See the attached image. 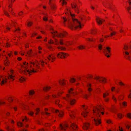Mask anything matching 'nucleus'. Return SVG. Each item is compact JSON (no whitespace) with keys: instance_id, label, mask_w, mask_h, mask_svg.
<instances>
[{"instance_id":"43","label":"nucleus","mask_w":131,"mask_h":131,"mask_svg":"<svg viewBox=\"0 0 131 131\" xmlns=\"http://www.w3.org/2000/svg\"><path fill=\"white\" fill-rule=\"evenodd\" d=\"M32 24L33 23L32 22L29 21L28 22L27 25L28 27H29L32 25Z\"/></svg>"},{"instance_id":"37","label":"nucleus","mask_w":131,"mask_h":131,"mask_svg":"<svg viewBox=\"0 0 131 131\" xmlns=\"http://www.w3.org/2000/svg\"><path fill=\"white\" fill-rule=\"evenodd\" d=\"M96 32L97 31L95 29H93L91 31V33L92 34H95L96 33Z\"/></svg>"},{"instance_id":"59","label":"nucleus","mask_w":131,"mask_h":131,"mask_svg":"<svg viewBox=\"0 0 131 131\" xmlns=\"http://www.w3.org/2000/svg\"><path fill=\"white\" fill-rule=\"evenodd\" d=\"M127 116L128 118H131V114L130 113H128L127 114Z\"/></svg>"},{"instance_id":"30","label":"nucleus","mask_w":131,"mask_h":131,"mask_svg":"<svg viewBox=\"0 0 131 131\" xmlns=\"http://www.w3.org/2000/svg\"><path fill=\"white\" fill-rule=\"evenodd\" d=\"M57 48L61 50L64 51L66 50V48L64 47L58 46L57 47Z\"/></svg>"},{"instance_id":"6","label":"nucleus","mask_w":131,"mask_h":131,"mask_svg":"<svg viewBox=\"0 0 131 131\" xmlns=\"http://www.w3.org/2000/svg\"><path fill=\"white\" fill-rule=\"evenodd\" d=\"M30 63L33 65L35 69H37L40 68V64L42 67H44L45 64H47V62L41 60L38 62L37 61H36L34 62H31Z\"/></svg>"},{"instance_id":"41","label":"nucleus","mask_w":131,"mask_h":131,"mask_svg":"<svg viewBox=\"0 0 131 131\" xmlns=\"http://www.w3.org/2000/svg\"><path fill=\"white\" fill-rule=\"evenodd\" d=\"M99 49L100 50H101L103 49V45L101 44H100L98 46Z\"/></svg>"},{"instance_id":"45","label":"nucleus","mask_w":131,"mask_h":131,"mask_svg":"<svg viewBox=\"0 0 131 131\" xmlns=\"http://www.w3.org/2000/svg\"><path fill=\"white\" fill-rule=\"evenodd\" d=\"M63 116V113L62 112H59V116L60 117H62Z\"/></svg>"},{"instance_id":"1","label":"nucleus","mask_w":131,"mask_h":131,"mask_svg":"<svg viewBox=\"0 0 131 131\" xmlns=\"http://www.w3.org/2000/svg\"><path fill=\"white\" fill-rule=\"evenodd\" d=\"M103 111L104 108L102 106L98 105L93 107V111L95 116L94 120L95 125L98 126L101 123V119L99 117L101 116V114H104Z\"/></svg>"},{"instance_id":"54","label":"nucleus","mask_w":131,"mask_h":131,"mask_svg":"<svg viewBox=\"0 0 131 131\" xmlns=\"http://www.w3.org/2000/svg\"><path fill=\"white\" fill-rule=\"evenodd\" d=\"M37 35V33L36 32H34V33H32V34L31 36V37H34L36 35Z\"/></svg>"},{"instance_id":"14","label":"nucleus","mask_w":131,"mask_h":131,"mask_svg":"<svg viewBox=\"0 0 131 131\" xmlns=\"http://www.w3.org/2000/svg\"><path fill=\"white\" fill-rule=\"evenodd\" d=\"M49 4L52 8H54L56 7L53 0H49Z\"/></svg>"},{"instance_id":"31","label":"nucleus","mask_w":131,"mask_h":131,"mask_svg":"<svg viewBox=\"0 0 131 131\" xmlns=\"http://www.w3.org/2000/svg\"><path fill=\"white\" fill-rule=\"evenodd\" d=\"M51 88V87L49 86L45 87L43 89V90L46 91H47L49 90Z\"/></svg>"},{"instance_id":"11","label":"nucleus","mask_w":131,"mask_h":131,"mask_svg":"<svg viewBox=\"0 0 131 131\" xmlns=\"http://www.w3.org/2000/svg\"><path fill=\"white\" fill-rule=\"evenodd\" d=\"M68 127V125L66 124L62 125L61 124H60L59 126V129L61 130L66 131Z\"/></svg>"},{"instance_id":"61","label":"nucleus","mask_w":131,"mask_h":131,"mask_svg":"<svg viewBox=\"0 0 131 131\" xmlns=\"http://www.w3.org/2000/svg\"><path fill=\"white\" fill-rule=\"evenodd\" d=\"M117 116H118V117L119 118L121 119L122 118V115L120 114H118Z\"/></svg>"},{"instance_id":"13","label":"nucleus","mask_w":131,"mask_h":131,"mask_svg":"<svg viewBox=\"0 0 131 131\" xmlns=\"http://www.w3.org/2000/svg\"><path fill=\"white\" fill-rule=\"evenodd\" d=\"M70 128L72 129L73 131H75L78 130V127L77 125L72 123L70 126Z\"/></svg>"},{"instance_id":"58","label":"nucleus","mask_w":131,"mask_h":131,"mask_svg":"<svg viewBox=\"0 0 131 131\" xmlns=\"http://www.w3.org/2000/svg\"><path fill=\"white\" fill-rule=\"evenodd\" d=\"M63 93L62 91H61L58 93V95L59 96H60L61 94H62Z\"/></svg>"},{"instance_id":"26","label":"nucleus","mask_w":131,"mask_h":131,"mask_svg":"<svg viewBox=\"0 0 131 131\" xmlns=\"http://www.w3.org/2000/svg\"><path fill=\"white\" fill-rule=\"evenodd\" d=\"M88 113L85 110L83 111L81 113L82 115L85 117L87 115V114Z\"/></svg>"},{"instance_id":"7","label":"nucleus","mask_w":131,"mask_h":131,"mask_svg":"<svg viewBox=\"0 0 131 131\" xmlns=\"http://www.w3.org/2000/svg\"><path fill=\"white\" fill-rule=\"evenodd\" d=\"M15 76L12 74L9 75L8 77L7 78H6L5 80L3 79L2 77L0 76V81L1 80H2L1 83V85H2L5 83L7 82V79L10 80H12L13 81L14 80Z\"/></svg>"},{"instance_id":"53","label":"nucleus","mask_w":131,"mask_h":131,"mask_svg":"<svg viewBox=\"0 0 131 131\" xmlns=\"http://www.w3.org/2000/svg\"><path fill=\"white\" fill-rule=\"evenodd\" d=\"M8 10H4V14L8 16H9V15L8 14V13L7 12Z\"/></svg>"},{"instance_id":"48","label":"nucleus","mask_w":131,"mask_h":131,"mask_svg":"<svg viewBox=\"0 0 131 131\" xmlns=\"http://www.w3.org/2000/svg\"><path fill=\"white\" fill-rule=\"evenodd\" d=\"M34 113V112L32 111H30L28 113V114L31 116H32Z\"/></svg>"},{"instance_id":"42","label":"nucleus","mask_w":131,"mask_h":131,"mask_svg":"<svg viewBox=\"0 0 131 131\" xmlns=\"http://www.w3.org/2000/svg\"><path fill=\"white\" fill-rule=\"evenodd\" d=\"M60 2L63 5H65L67 3L66 0H60Z\"/></svg>"},{"instance_id":"22","label":"nucleus","mask_w":131,"mask_h":131,"mask_svg":"<svg viewBox=\"0 0 131 131\" xmlns=\"http://www.w3.org/2000/svg\"><path fill=\"white\" fill-rule=\"evenodd\" d=\"M23 64L22 65L21 67L25 68V70H26L28 66V63L26 62H24Z\"/></svg>"},{"instance_id":"17","label":"nucleus","mask_w":131,"mask_h":131,"mask_svg":"<svg viewBox=\"0 0 131 131\" xmlns=\"http://www.w3.org/2000/svg\"><path fill=\"white\" fill-rule=\"evenodd\" d=\"M90 124L89 123H85L84 124L83 128L85 130H87L89 128Z\"/></svg>"},{"instance_id":"39","label":"nucleus","mask_w":131,"mask_h":131,"mask_svg":"<svg viewBox=\"0 0 131 131\" xmlns=\"http://www.w3.org/2000/svg\"><path fill=\"white\" fill-rule=\"evenodd\" d=\"M72 6L73 8H74L76 7L78 8L79 7V6L77 5L75 3H74L72 4Z\"/></svg>"},{"instance_id":"10","label":"nucleus","mask_w":131,"mask_h":131,"mask_svg":"<svg viewBox=\"0 0 131 131\" xmlns=\"http://www.w3.org/2000/svg\"><path fill=\"white\" fill-rule=\"evenodd\" d=\"M36 70V69H35L34 67V68H33L32 70L30 71L27 69L23 71V74L26 75H30L32 73H35L37 71Z\"/></svg>"},{"instance_id":"64","label":"nucleus","mask_w":131,"mask_h":131,"mask_svg":"<svg viewBox=\"0 0 131 131\" xmlns=\"http://www.w3.org/2000/svg\"><path fill=\"white\" fill-rule=\"evenodd\" d=\"M43 19L44 21H47L48 20L47 18L46 17H44L43 18Z\"/></svg>"},{"instance_id":"16","label":"nucleus","mask_w":131,"mask_h":131,"mask_svg":"<svg viewBox=\"0 0 131 131\" xmlns=\"http://www.w3.org/2000/svg\"><path fill=\"white\" fill-rule=\"evenodd\" d=\"M125 53L126 55V56L124 55V56L125 57V58L126 59H128L131 62V60L130 59V57L129 56V52L128 51H126L125 52Z\"/></svg>"},{"instance_id":"19","label":"nucleus","mask_w":131,"mask_h":131,"mask_svg":"<svg viewBox=\"0 0 131 131\" xmlns=\"http://www.w3.org/2000/svg\"><path fill=\"white\" fill-rule=\"evenodd\" d=\"M33 51L31 49L30 50H28L26 52V54L28 56L30 57H31L33 56L32 53Z\"/></svg>"},{"instance_id":"4","label":"nucleus","mask_w":131,"mask_h":131,"mask_svg":"<svg viewBox=\"0 0 131 131\" xmlns=\"http://www.w3.org/2000/svg\"><path fill=\"white\" fill-rule=\"evenodd\" d=\"M63 99L69 102L70 105L72 106H73L76 103V100L75 99H72L71 95L69 94H67L66 96H64L62 97Z\"/></svg>"},{"instance_id":"51","label":"nucleus","mask_w":131,"mask_h":131,"mask_svg":"<svg viewBox=\"0 0 131 131\" xmlns=\"http://www.w3.org/2000/svg\"><path fill=\"white\" fill-rule=\"evenodd\" d=\"M54 42L56 45H58L59 44V42L57 39H55Z\"/></svg>"},{"instance_id":"55","label":"nucleus","mask_w":131,"mask_h":131,"mask_svg":"<svg viewBox=\"0 0 131 131\" xmlns=\"http://www.w3.org/2000/svg\"><path fill=\"white\" fill-rule=\"evenodd\" d=\"M128 48V46L127 45H125L124 47L123 48V49L125 50H127Z\"/></svg>"},{"instance_id":"2","label":"nucleus","mask_w":131,"mask_h":131,"mask_svg":"<svg viewBox=\"0 0 131 131\" xmlns=\"http://www.w3.org/2000/svg\"><path fill=\"white\" fill-rule=\"evenodd\" d=\"M67 11H69L68 12V14H69L71 17L72 18V22L69 25V27L72 30H74L77 29H81L84 26V25L81 24L80 22L77 19L73 18L75 17V15L74 14H72L71 13L70 11L67 9ZM66 13V14H67Z\"/></svg>"},{"instance_id":"47","label":"nucleus","mask_w":131,"mask_h":131,"mask_svg":"<svg viewBox=\"0 0 131 131\" xmlns=\"http://www.w3.org/2000/svg\"><path fill=\"white\" fill-rule=\"evenodd\" d=\"M48 48L50 51H53L54 50V49L52 48V46H48Z\"/></svg>"},{"instance_id":"34","label":"nucleus","mask_w":131,"mask_h":131,"mask_svg":"<svg viewBox=\"0 0 131 131\" xmlns=\"http://www.w3.org/2000/svg\"><path fill=\"white\" fill-rule=\"evenodd\" d=\"M6 128L8 131H14V129L13 128H10L8 125L6 126Z\"/></svg>"},{"instance_id":"38","label":"nucleus","mask_w":131,"mask_h":131,"mask_svg":"<svg viewBox=\"0 0 131 131\" xmlns=\"http://www.w3.org/2000/svg\"><path fill=\"white\" fill-rule=\"evenodd\" d=\"M78 48L80 50H82L85 49V47L84 46L81 45L78 46Z\"/></svg>"},{"instance_id":"8","label":"nucleus","mask_w":131,"mask_h":131,"mask_svg":"<svg viewBox=\"0 0 131 131\" xmlns=\"http://www.w3.org/2000/svg\"><path fill=\"white\" fill-rule=\"evenodd\" d=\"M105 48L103 49V52L105 56L107 58H109L111 55V48L109 47Z\"/></svg>"},{"instance_id":"40","label":"nucleus","mask_w":131,"mask_h":131,"mask_svg":"<svg viewBox=\"0 0 131 131\" xmlns=\"http://www.w3.org/2000/svg\"><path fill=\"white\" fill-rule=\"evenodd\" d=\"M109 95V93L107 92L104 93L103 94V97L104 98H106V97Z\"/></svg>"},{"instance_id":"35","label":"nucleus","mask_w":131,"mask_h":131,"mask_svg":"<svg viewBox=\"0 0 131 131\" xmlns=\"http://www.w3.org/2000/svg\"><path fill=\"white\" fill-rule=\"evenodd\" d=\"M19 80L20 82L21 83H22L25 81V80L24 78L22 77L19 79Z\"/></svg>"},{"instance_id":"9","label":"nucleus","mask_w":131,"mask_h":131,"mask_svg":"<svg viewBox=\"0 0 131 131\" xmlns=\"http://www.w3.org/2000/svg\"><path fill=\"white\" fill-rule=\"evenodd\" d=\"M94 79L97 81L103 83H105L106 82V79L102 77L96 76Z\"/></svg>"},{"instance_id":"60","label":"nucleus","mask_w":131,"mask_h":131,"mask_svg":"<svg viewBox=\"0 0 131 131\" xmlns=\"http://www.w3.org/2000/svg\"><path fill=\"white\" fill-rule=\"evenodd\" d=\"M54 43V41L51 39L49 41V43L50 44H53Z\"/></svg>"},{"instance_id":"24","label":"nucleus","mask_w":131,"mask_h":131,"mask_svg":"<svg viewBox=\"0 0 131 131\" xmlns=\"http://www.w3.org/2000/svg\"><path fill=\"white\" fill-rule=\"evenodd\" d=\"M59 43L61 45H65L66 46H67V45L66 44H65L64 42V40L62 39H60V40Z\"/></svg>"},{"instance_id":"23","label":"nucleus","mask_w":131,"mask_h":131,"mask_svg":"<svg viewBox=\"0 0 131 131\" xmlns=\"http://www.w3.org/2000/svg\"><path fill=\"white\" fill-rule=\"evenodd\" d=\"M63 18L64 20V23L65 24V22L66 21H68V23L69 26V25L71 24V23H70L71 22L70 21V20L69 19H67L66 18L63 17Z\"/></svg>"},{"instance_id":"5","label":"nucleus","mask_w":131,"mask_h":131,"mask_svg":"<svg viewBox=\"0 0 131 131\" xmlns=\"http://www.w3.org/2000/svg\"><path fill=\"white\" fill-rule=\"evenodd\" d=\"M13 26L15 27V30L14 32H17V33H20V29L19 27L17 26L16 23L15 21H12L11 23L10 24V27L8 26L7 27L6 29L4 30V31L5 32H6L7 30H9L10 28H12Z\"/></svg>"},{"instance_id":"63","label":"nucleus","mask_w":131,"mask_h":131,"mask_svg":"<svg viewBox=\"0 0 131 131\" xmlns=\"http://www.w3.org/2000/svg\"><path fill=\"white\" fill-rule=\"evenodd\" d=\"M104 101L106 102H108L109 101V98L107 97L104 98Z\"/></svg>"},{"instance_id":"49","label":"nucleus","mask_w":131,"mask_h":131,"mask_svg":"<svg viewBox=\"0 0 131 131\" xmlns=\"http://www.w3.org/2000/svg\"><path fill=\"white\" fill-rule=\"evenodd\" d=\"M51 126V124L49 123H46L45 124V126L47 127H50Z\"/></svg>"},{"instance_id":"46","label":"nucleus","mask_w":131,"mask_h":131,"mask_svg":"<svg viewBox=\"0 0 131 131\" xmlns=\"http://www.w3.org/2000/svg\"><path fill=\"white\" fill-rule=\"evenodd\" d=\"M8 101L10 102H13V99L12 97H10L8 98Z\"/></svg>"},{"instance_id":"33","label":"nucleus","mask_w":131,"mask_h":131,"mask_svg":"<svg viewBox=\"0 0 131 131\" xmlns=\"http://www.w3.org/2000/svg\"><path fill=\"white\" fill-rule=\"evenodd\" d=\"M86 40L87 41H95V39L94 38H87Z\"/></svg>"},{"instance_id":"52","label":"nucleus","mask_w":131,"mask_h":131,"mask_svg":"<svg viewBox=\"0 0 131 131\" xmlns=\"http://www.w3.org/2000/svg\"><path fill=\"white\" fill-rule=\"evenodd\" d=\"M73 89L72 88H71L70 90H68V92L69 93H72V92L73 91Z\"/></svg>"},{"instance_id":"56","label":"nucleus","mask_w":131,"mask_h":131,"mask_svg":"<svg viewBox=\"0 0 131 131\" xmlns=\"http://www.w3.org/2000/svg\"><path fill=\"white\" fill-rule=\"evenodd\" d=\"M88 95L87 94H84L83 95V97L87 99L88 98Z\"/></svg>"},{"instance_id":"50","label":"nucleus","mask_w":131,"mask_h":131,"mask_svg":"<svg viewBox=\"0 0 131 131\" xmlns=\"http://www.w3.org/2000/svg\"><path fill=\"white\" fill-rule=\"evenodd\" d=\"M40 111L39 108H37L36 109V112L35 113V114L36 115H37L39 113V112Z\"/></svg>"},{"instance_id":"27","label":"nucleus","mask_w":131,"mask_h":131,"mask_svg":"<svg viewBox=\"0 0 131 131\" xmlns=\"http://www.w3.org/2000/svg\"><path fill=\"white\" fill-rule=\"evenodd\" d=\"M63 52H61L58 53L57 55V57L59 58L62 59Z\"/></svg>"},{"instance_id":"36","label":"nucleus","mask_w":131,"mask_h":131,"mask_svg":"<svg viewBox=\"0 0 131 131\" xmlns=\"http://www.w3.org/2000/svg\"><path fill=\"white\" fill-rule=\"evenodd\" d=\"M17 124L18 127H21L23 126V124L20 122H17Z\"/></svg>"},{"instance_id":"29","label":"nucleus","mask_w":131,"mask_h":131,"mask_svg":"<svg viewBox=\"0 0 131 131\" xmlns=\"http://www.w3.org/2000/svg\"><path fill=\"white\" fill-rule=\"evenodd\" d=\"M69 55L68 53L63 52L62 59H64L67 58L69 56Z\"/></svg>"},{"instance_id":"57","label":"nucleus","mask_w":131,"mask_h":131,"mask_svg":"<svg viewBox=\"0 0 131 131\" xmlns=\"http://www.w3.org/2000/svg\"><path fill=\"white\" fill-rule=\"evenodd\" d=\"M28 120V118L26 116L25 117V118L22 119V121L23 122L25 121L26 122Z\"/></svg>"},{"instance_id":"25","label":"nucleus","mask_w":131,"mask_h":131,"mask_svg":"<svg viewBox=\"0 0 131 131\" xmlns=\"http://www.w3.org/2000/svg\"><path fill=\"white\" fill-rule=\"evenodd\" d=\"M28 93L29 95L32 96L34 94L35 92L34 90H31L29 91Z\"/></svg>"},{"instance_id":"18","label":"nucleus","mask_w":131,"mask_h":131,"mask_svg":"<svg viewBox=\"0 0 131 131\" xmlns=\"http://www.w3.org/2000/svg\"><path fill=\"white\" fill-rule=\"evenodd\" d=\"M91 84H89L87 85V87L88 88V90L89 92V95H90L91 94V92L92 91V89L91 88Z\"/></svg>"},{"instance_id":"32","label":"nucleus","mask_w":131,"mask_h":131,"mask_svg":"<svg viewBox=\"0 0 131 131\" xmlns=\"http://www.w3.org/2000/svg\"><path fill=\"white\" fill-rule=\"evenodd\" d=\"M69 81L71 83H73L76 82V79L74 78H71Z\"/></svg>"},{"instance_id":"21","label":"nucleus","mask_w":131,"mask_h":131,"mask_svg":"<svg viewBox=\"0 0 131 131\" xmlns=\"http://www.w3.org/2000/svg\"><path fill=\"white\" fill-rule=\"evenodd\" d=\"M70 116L72 118H73L74 117V111L70 110L69 112Z\"/></svg>"},{"instance_id":"62","label":"nucleus","mask_w":131,"mask_h":131,"mask_svg":"<svg viewBox=\"0 0 131 131\" xmlns=\"http://www.w3.org/2000/svg\"><path fill=\"white\" fill-rule=\"evenodd\" d=\"M10 44H9L8 43H6L5 46L7 47H10Z\"/></svg>"},{"instance_id":"3","label":"nucleus","mask_w":131,"mask_h":131,"mask_svg":"<svg viewBox=\"0 0 131 131\" xmlns=\"http://www.w3.org/2000/svg\"><path fill=\"white\" fill-rule=\"evenodd\" d=\"M52 31L51 32L52 34V37L54 38L55 37L61 38L67 37L68 35V33L65 31H63L61 32H58L56 31H54L52 29H51Z\"/></svg>"},{"instance_id":"15","label":"nucleus","mask_w":131,"mask_h":131,"mask_svg":"<svg viewBox=\"0 0 131 131\" xmlns=\"http://www.w3.org/2000/svg\"><path fill=\"white\" fill-rule=\"evenodd\" d=\"M47 58L48 60H51L52 62H53L56 59V58L53 56V55L52 54L49 55Z\"/></svg>"},{"instance_id":"44","label":"nucleus","mask_w":131,"mask_h":131,"mask_svg":"<svg viewBox=\"0 0 131 131\" xmlns=\"http://www.w3.org/2000/svg\"><path fill=\"white\" fill-rule=\"evenodd\" d=\"M5 104V102L4 101L0 100V105H4Z\"/></svg>"},{"instance_id":"28","label":"nucleus","mask_w":131,"mask_h":131,"mask_svg":"<svg viewBox=\"0 0 131 131\" xmlns=\"http://www.w3.org/2000/svg\"><path fill=\"white\" fill-rule=\"evenodd\" d=\"M6 59L4 61V63L5 65L6 66H8L9 65V62L7 60V58L6 57Z\"/></svg>"},{"instance_id":"20","label":"nucleus","mask_w":131,"mask_h":131,"mask_svg":"<svg viewBox=\"0 0 131 131\" xmlns=\"http://www.w3.org/2000/svg\"><path fill=\"white\" fill-rule=\"evenodd\" d=\"M59 83L61 85H64L66 84V81L64 79L60 80L59 81Z\"/></svg>"},{"instance_id":"12","label":"nucleus","mask_w":131,"mask_h":131,"mask_svg":"<svg viewBox=\"0 0 131 131\" xmlns=\"http://www.w3.org/2000/svg\"><path fill=\"white\" fill-rule=\"evenodd\" d=\"M96 20L97 24L99 25H101L102 24L103 21H105L104 19H103L102 18L99 17H96Z\"/></svg>"}]
</instances>
